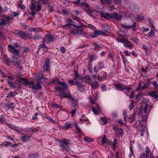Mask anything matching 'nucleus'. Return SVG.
<instances>
[{
  "instance_id": "f257e3e1",
  "label": "nucleus",
  "mask_w": 158,
  "mask_h": 158,
  "mask_svg": "<svg viewBox=\"0 0 158 158\" xmlns=\"http://www.w3.org/2000/svg\"><path fill=\"white\" fill-rule=\"evenodd\" d=\"M149 102V101L148 98H145L141 102V105L143 106H144L143 110L145 114H143L142 119V121L143 122H146L148 119L149 111L148 112L147 110L148 107V104Z\"/></svg>"
},
{
  "instance_id": "f03ea898",
  "label": "nucleus",
  "mask_w": 158,
  "mask_h": 158,
  "mask_svg": "<svg viewBox=\"0 0 158 158\" xmlns=\"http://www.w3.org/2000/svg\"><path fill=\"white\" fill-rule=\"evenodd\" d=\"M1 17H4L3 18L0 19V25L2 26L6 25L7 23H10V20L13 19V17L10 15H4L3 16Z\"/></svg>"
},
{
  "instance_id": "7ed1b4c3",
  "label": "nucleus",
  "mask_w": 158,
  "mask_h": 158,
  "mask_svg": "<svg viewBox=\"0 0 158 158\" xmlns=\"http://www.w3.org/2000/svg\"><path fill=\"white\" fill-rule=\"evenodd\" d=\"M41 80L38 81L36 83L34 81H31V85L29 87L32 88L33 90H39L42 88L41 86Z\"/></svg>"
},
{
  "instance_id": "20e7f679",
  "label": "nucleus",
  "mask_w": 158,
  "mask_h": 158,
  "mask_svg": "<svg viewBox=\"0 0 158 158\" xmlns=\"http://www.w3.org/2000/svg\"><path fill=\"white\" fill-rule=\"evenodd\" d=\"M70 141L69 139H64L59 141L60 143V147L61 150H67V148L70 144L69 142Z\"/></svg>"
},
{
  "instance_id": "39448f33",
  "label": "nucleus",
  "mask_w": 158,
  "mask_h": 158,
  "mask_svg": "<svg viewBox=\"0 0 158 158\" xmlns=\"http://www.w3.org/2000/svg\"><path fill=\"white\" fill-rule=\"evenodd\" d=\"M136 127L139 130L140 132L141 133L140 134L141 136H143V132L145 131V125H143L141 123V121L140 120L137 121L136 122Z\"/></svg>"
},
{
  "instance_id": "423d86ee",
  "label": "nucleus",
  "mask_w": 158,
  "mask_h": 158,
  "mask_svg": "<svg viewBox=\"0 0 158 158\" xmlns=\"http://www.w3.org/2000/svg\"><path fill=\"white\" fill-rule=\"evenodd\" d=\"M75 28L71 30V33L73 35L80 33L84 30V27L81 26L76 25V27L74 26L73 28Z\"/></svg>"
},
{
  "instance_id": "0eeeda50",
  "label": "nucleus",
  "mask_w": 158,
  "mask_h": 158,
  "mask_svg": "<svg viewBox=\"0 0 158 158\" xmlns=\"http://www.w3.org/2000/svg\"><path fill=\"white\" fill-rule=\"evenodd\" d=\"M15 35L18 36L20 37L22 39H24L29 36L27 33L21 31H16Z\"/></svg>"
},
{
  "instance_id": "6e6552de",
  "label": "nucleus",
  "mask_w": 158,
  "mask_h": 158,
  "mask_svg": "<svg viewBox=\"0 0 158 158\" xmlns=\"http://www.w3.org/2000/svg\"><path fill=\"white\" fill-rule=\"evenodd\" d=\"M49 59L46 58L43 67V70L44 71H49L50 68L49 67Z\"/></svg>"
},
{
  "instance_id": "1a4fd4ad",
  "label": "nucleus",
  "mask_w": 158,
  "mask_h": 158,
  "mask_svg": "<svg viewBox=\"0 0 158 158\" xmlns=\"http://www.w3.org/2000/svg\"><path fill=\"white\" fill-rule=\"evenodd\" d=\"M136 24L135 22H134L130 26H125L123 24H121V27L123 28L128 29H132L133 31H135L136 29Z\"/></svg>"
},
{
  "instance_id": "9d476101",
  "label": "nucleus",
  "mask_w": 158,
  "mask_h": 158,
  "mask_svg": "<svg viewBox=\"0 0 158 158\" xmlns=\"http://www.w3.org/2000/svg\"><path fill=\"white\" fill-rule=\"evenodd\" d=\"M113 129L115 131L116 134L118 136H119L120 135H123V131L121 128L117 127L114 126Z\"/></svg>"
},
{
  "instance_id": "9b49d317",
  "label": "nucleus",
  "mask_w": 158,
  "mask_h": 158,
  "mask_svg": "<svg viewBox=\"0 0 158 158\" xmlns=\"http://www.w3.org/2000/svg\"><path fill=\"white\" fill-rule=\"evenodd\" d=\"M67 24L64 26V27L68 28H73L74 26H76V25L73 24V22L71 19H68L67 20Z\"/></svg>"
},
{
  "instance_id": "f8f14e48",
  "label": "nucleus",
  "mask_w": 158,
  "mask_h": 158,
  "mask_svg": "<svg viewBox=\"0 0 158 158\" xmlns=\"http://www.w3.org/2000/svg\"><path fill=\"white\" fill-rule=\"evenodd\" d=\"M8 50L10 52L13 53L16 55H19V50L16 49L11 44L8 46Z\"/></svg>"
},
{
  "instance_id": "ddd939ff",
  "label": "nucleus",
  "mask_w": 158,
  "mask_h": 158,
  "mask_svg": "<svg viewBox=\"0 0 158 158\" xmlns=\"http://www.w3.org/2000/svg\"><path fill=\"white\" fill-rule=\"evenodd\" d=\"M19 82H20L25 86H28L29 87L30 84H31V81H29L28 80L24 78H21L19 79L18 81Z\"/></svg>"
},
{
  "instance_id": "4468645a",
  "label": "nucleus",
  "mask_w": 158,
  "mask_h": 158,
  "mask_svg": "<svg viewBox=\"0 0 158 158\" xmlns=\"http://www.w3.org/2000/svg\"><path fill=\"white\" fill-rule=\"evenodd\" d=\"M11 62L13 64L16 66H19L20 62L19 59L15 57H12Z\"/></svg>"
},
{
  "instance_id": "2eb2a0df",
  "label": "nucleus",
  "mask_w": 158,
  "mask_h": 158,
  "mask_svg": "<svg viewBox=\"0 0 158 158\" xmlns=\"http://www.w3.org/2000/svg\"><path fill=\"white\" fill-rule=\"evenodd\" d=\"M31 136L25 133H22L21 135V139L22 142H25L29 140Z\"/></svg>"
},
{
  "instance_id": "dca6fc26",
  "label": "nucleus",
  "mask_w": 158,
  "mask_h": 158,
  "mask_svg": "<svg viewBox=\"0 0 158 158\" xmlns=\"http://www.w3.org/2000/svg\"><path fill=\"white\" fill-rule=\"evenodd\" d=\"M57 36L55 35H47L45 39H46L48 42H53Z\"/></svg>"
},
{
  "instance_id": "f3484780",
  "label": "nucleus",
  "mask_w": 158,
  "mask_h": 158,
  "mask_svg": "<svg viewBox=\"0 0 158 158\" xmlns=\"http://www.w3.org/2000/svg\"><path fill=\"white\" fill-rule=\"evenodd\" d=\"M113 19H115L116 20H121L122 17V14L121 12H119L118 13H113Z\"/></svg>"
},
{
  "instance_id": "a211bd4d",
  "label": "nucleus",
  "mask_w": 158,
  "mask_h": 158,
  "mask_svg": "<svg viewBox=\"0 0 158 158\" xmlns=\"http://www.w3.org/2000/svg\"><path fill=\"white\" fill-rule=\"evenodd\" d=\"M123 44L125 47L129 49H131L133 46V45L131 44V42L127 39L125 41V42Z\"/></svg>"
},
{
  "instance_id": "6ab92c4d",
  "label": "nucleus",
  "mask_w": 158,
  "mask_h": 158,
  "mask_svg": "<svg viewBox=\"0 0 158 158\" xmlns=\"http://www.w3.org/2000/svg\"><path fill=\"white\" fill-rule=\"evenodd\" d=\"M30 6L31 10L32 11L31 13V15L32 16H34L36 14L35 12L36 6L34 3H32Z\"/></svg>"
},
{
  "instance_id": "aec40b11",
  "label": "nucleus",
  "mask_w": 158,
  "mask_h": 158,
  "mask_svg": "<svg viewBox=\"0 0 158 158\" xmlns=\"http://www.w3.org/2000/svg\"><path fill=\"white\" fill-rule=\"evenodd\" d=\"M73 124L72 123L69 122H66L65 124L62 127V128L64 130H66L73 127Z\"/></svg>"
},
{
  "instance_id": "412c9836",
  "label": "nucleus",
  "mask_w": 158,
  "mask_h": 158,
  "mask_svg": "<svg viewBox=\"0 0 158 158\" xmlns=\"http://www.w3.org/2000/svg\"><path fill=\"white\" fill-rule=\"evenodd\" d=\"M124 84H121L120 83H118L115 84L114 86L116 89L118 90L121 91H123V86Z\"/></svg>"
},
{
  "instance_id": "4be33fe9",
  "label": "nucleus",
  "mask_w": 158,
  "mask_h": 158,
  "mask_svg": "<svg viewBox=\"0 0 158 158\" xmlns=\"http://www.w3.org/2000/svg\"><path fill=\"white\" fill-rule=\"evenodd\" d=\"M102 17L105 19H113V13H106L102 15Z\"/></svg>"
},
{
  "instance_id": "5701e85b",
  "label": "nucleus",
  "mask_w": 158,
  "mask_h": 158,
  "mask_svg": "<svg viewBox=\"0 0 158 158\" xmlns=\"http://www.w3.org/2000/svg\"><path fill=\"white\" fill-rule=\"evenodd\" d=\"M76 85H77V88L79 91L81 92H83L84 90V85L81 83L77 81L76 82Z\"/></svg>"
},
{
  "instance_id": "b1692460",
  "label": "nucleus",
  "mask_w": 158,
  "mask_h": 158,
  "mask_svg": "<svg viewBox=\"0 0 158 158\" xmlns=\"http://www.w3.org/2000/svg\"><path fill=\"white\" fill-rule=\"evenodd\" d=\"M57 84H60L64 90H67L68 89V85L64 82H62L58 81Z\"/></svg>"
},
{
  "instance_id": "393cba45",
  "label": "nucleus",
  "mask_w": 158,
  "mask_h": 158,
  "mask_svg": "<svg viewBox=\"0 0 158 158\" xmlns=\"http://www.w3.org/2000/svg\"><path fill=\"white\" fill-rule=\"evenodd\" d=\"M84 10L89 16L93 18L94 17V15L92 14L93 11L89 8H84Z\"/></svg>"
},
{
  "instance_id": "a878e982",
  "label": "nucleus",
  "mask_w": 158,
  "mask_h": 158,
  "mask_svg": "<svg viewBox=\"0 0 158 158\" xmlns=\"http://www.w3.org/2000/svg\"><path fill=\"white\" fill-rule=\"evenodd\" d=\"M135 114L134 113L128 118V121L130 123H132L135 120Z\"/></svg>"
},
{
  "instance_id": "bb28decb",
  "label": "nucleus",
  "mask_w": 158,
  "mask_h": 158,
  "mask_svg": "<svg viewBox=\"0 0 158 158\" xmlns=\"http://www.w3.org/2000/svg\"><path fill=\"white\" fill-rule=\"evenodd\" d=\"M88 57L89 61L92 62L96 60L97 57L96 55H93L91 56H89Z\"/></svg>"
},
{
  "instance_id": "cd10ccee",
  "label": "nucleus",
  "mask_w": 158,
  "mask_h": 158,
  "mask_svg": "<svg viewBox=\"0 0 158 158\" xmlns=\"http://www.w3.org/2000/svg\"><path fill=\"white\" fill-rule=\"evenodd\" d=\"M102 27L103 30L106 32H109L110 31L109 26L107 24H104L102 25Z\"/></svg>"
},
{
  "instance_id": "c85d7f7f",
  "label": "nucleus",
  "mask_w": 158,
  "mask_h": 158,
  "mask_svg": "<svg viewBox=\"0 0 158 158\" xmlns=\"http://www.w3.org/2000/svg\"><path fill=\"white\" fill-rule=\"evenodd\" d=\"M32 39L35 40H39L41 39L42 37L41 35L35 33L34 35L32 37Z\"/></svg>"
},
{
  "instance_id": "c756f323",
  "label": "nucleus",
  "mask_w": 158,
  "mask_h": 158,
  "mask_svg": "<svg viewBox=\"0 0 158 158\" xmlns=\"http://www.w3.org/2000/svg\"><path fill=\"white\" fill-rule=\"evenodd\" d=\"M42 30V29L40 27L35 28V27H31L29 31H31L34 32H40Z\"/></svg>"
},
{
  "instance_id": "7c9ffc66",
  "label": "nucleus",
  "mask_w": 158,
  "mask_h": 158,
  "mask_svg": "<svg viewBox=\"0 0 158 158\" xmlns=\"http://www.w3.org/2000/svg\"><path fill=\"white\" fill-rule=\"evenodd\" d=\"M98 83L96 81H95L91 83L90 84L92 89H96L98 86Z\"/></svg>"
},
{
  "instance_id": "2f4dec72",
  "label": "nucleus",
  "mask_w": 158,
  "mask_h": 158,
  "mask_svg": "<svg viewBox=\"0 0 158 158\" xmlns=\"http://www.w3.org/2000/svg\"><path fill=\"white\" fill-rule=\"evenodd\" d=\"M41 8L42 5L39 2H37V6L36 7L35 9V12H36V14L41 10Z\"/></svg>"
},
{
  "instance_id": "473e14b6",
  "label": "nucleus",
  "mask_w": 158,
  "mask_h": 158,
  "mask_svg": "<svg viewBox=\"0 0 158 158\" xmlns=\"http://www.w3.org/2000/svg\"><path fill=\"white\" fill-rule=\"evenodd\" d=\"M99 1L103 4H110L111 3L112 0H99Z\"/></svg>"
},
{
  "instance_id": "72a5a7b5",
  "label": "nucleus",
  "mask_w": 158,
  "mask_h": 158,
  "mask_svg": "<svg viewBox=\"0 0 158 158\" xmlns=\"http://www.w3.org/2000/svg\"><path fill=\"white\" fill-rule=\"evenodd\" d=\"M59 96L63 98H68V95L63 91L59 93Z\"/></svg>"
},
{
  "instance_id": "f704fd0d",
  "label": "nucleus",
  "mask_w": 158,
  "mask_h": 158,
  "mask_svg": "<svg viewBox=\"0 0 158 158\" xmlns=\"http://www.w3.org/2000/svg\"><path fill=\"white\" fill-rule=\"evenodd\" d=\"M92 64L91 62H89L87 66V70L89 72L91 73L92 71Z\"/></svg>"
},
{
  "instance_id": "c9c22d12",
  "label": "nucleus",
  "mask_w": 158,
  "mask_h": 158,
  "mask_svg": "<svg viewBox=\"0 0 158 158\" xmlns=\"http://www.w3.org/2000/svg\"><path fill=\"white\" fill-rule=\"evenodd\" d=\"M96 65L98 68V69H100L104 67V64L102 62H101L98 63Z\"/></svg>"
},
{
  "instance_id": "e433bc0d",
  "label": "nucleus",
  "mask_w": 158,
  "mask_h": 158,
  "mask_svg": "<svg viewBox=\"0 0 158 158\" xmlns=\"http://www.w3.org/2000/svg\"><path fill=\"white\" fill-rule=\"evenodd\" d=\"M94 34L96 36H98L99 35H103L104 33L101 31H98L97 30H95L94 32Z\"/></svg>"
},
{
  "instance_id": "4c0bfd02",
  "label": "nucleus",
  "mask_w": 158,
  "mask_h": 158,
  "mask_svg": "<svg viewBox=\"0 0 158 158\" xmlns=\"http://www.w3.org/2000/svg\"><path fill=\"white\" fill-rule=\"evenodd\" d=\"M92 110L94 114L96 115H98L99 114L100 111L98 110L94 106L92 107Z\"/></svg>"
},
{
  "instance_id": "58836bf2",
  "label": "nucleus",
  "mask_w": 158,
  "mask_h": 158,
  "mask_svg": "<svg viewBox=\"0 0 158 158\" xmlns=\"http://www.w3.org/2000/svg\"><path fill=\"white\" fill-rule=\"evenodd\" d=\"M16 92H10L7 94L6 97L8 98L12 97L13 96H15L16 94Z\"/></svg>"
},
{
  "instance_id": "ea45409f",
  "label": "nucleus",
  "mask_w": 158,
  "mask_h": 158,
  "mask_svg": "<svg viewBox=\"0 0 158 158\" xmlns=\"http://www.w3.org/2000/svg\"><path fill=\"white\" fill-rule=\"evenodd\" d=\"M3 61L7 65H9L10 64V62L9 60V59L8 58L6 57L5 56L3 58Z\"/></svg>"
},
{
  "instance_id": "a19ab883",
  "label": "nucleus",
  "mask_w": 158,
  "mask_h": 158,
  "mask_svg": "<svg viewBox=\"0 0 158 158\" xmlns=\"http://www.w3.org/2000/svg\"><path fill=\"white\" fill-rule=\"evenodd\" d=\"M116 143V139H114L112 143L111 144V146L113 147V149L114 150H115Z\"/></svg>"
},
{
  "instance_id": "79ce46f5",
  "label": "nucleus",
  "mask_w": 158,
  "mask_h": 158,
  "mask_svg": "<svg viewBox=\"0 0 158 158\" xmlns=\"http://www.w3.org/2000/svg\"><path fill=\"white\" fill-rule=\"evenodd\" d=\"M34 131V129H32V128H28L27 127L25 128L23 131L25 132H33Z\"/></svg>"
},
{
  "instance_id": "37998d69",
  "label": "nucleus",
  "mask_w": 158,
  "mask_h": 158,
  "mask_svg": "<svg viewBox=\"0 0 158 158\" xmlns=\"http://www.w3.org/2000/svg\"><path fill=\"white\" fill-rule=\"evenodd\" d=\"M75 126L76 129L77 130V132L79 133H81L82 131L81 129L78 126L77 123H75Z\"/></svg>"
},
{
  "instance_id": "c03bdc74",
  "label": "nucleus",
  "mask_w": 158,
  "mask_h": 158,
  "mask_svg": "<svg viewBox=\"0 0 158 158\" xmlns=\"http://www.w3.org/2000/svg\"><path fill=\"white\" fill-rule=\"evenodd\" d=\"M100 121L104 125L107 123V120L106 118H104L101 117L100 118Z\"/></svg>"
},
{
  "instance_id": "a18cd8bd",
  "label": "nucleus",
  "mask_w": 158,
  "mask_h": 158,
  "mask_svg": "<svg viewBox=\"0 0 158 158\" xmlns=\"http://www.w3.org/2000/svg\"><path fill=\"white\" fill-rule=\"evenodd\" d=\"M85 79L86 80V81H90L91 80V77L89 75H87L85 76ZM87 83L88 84L90 83V81H88L87 82Z\"/></svg>"
},
{
  "instance_id": "49530a36",
  "label": "nucleus",
  "mask_w": 158,
  "mask_h": 158,
  "mask_svg": "<svg viewBox=\"0 0 158 158\" xmlns=\"http://www.w3.org/2000/svg\"><path fill=\"white\" fill-rule=\"evenodd\" d=\"M84 140L86 142H90L93 141V140L92 139L88 137H85L84 138Z\"/></svg>"
},
{
  "instance_id": "de8ad7c7",
  "label": "nucleus",
  "mask_w": 158,
  "mask_h": 158,
  "mask_svg": "<svg viewBox=\"0 0 158 158\" xmlns=\"http://www.w3.org/2000/svg\"><path fill=\"white\" fill-rule=\"evenodd\" d=\"M93 45L94 46L95 49L96 50H98L101 48V47L96 43H94Z\"/></svg>"
},
{
  "instance_id": "09e8293b",
  "label": "nucleus",
  "mask_w": 158,
  "mask_h": 158,
  "mask_svg": "<svg viewBox=\"0 0 158 158\" xmlns=\"http://www.w3.org/2000/svg\"><path fill=\"white\" fill-rule=\"evenodd\" d=\"M126 40V39L123 38H118L117 39V40L118 42L122 43L123 44Z\"/></svg>"
},
{
  "instance_id": "8fccbe9b",
  "label": "nucleus",
  "mask_w": 158,
  "mask_h": 158,
  "mask_svg": "<svg viewBox=\"0 0 158 158\" xmlns=\"http://www.w3.org/2000/svg\"><path fill=\"white\" fill-rule=\"evenodd\" d=\"M8 82L9 84L10 85L11 87L14 89L16 88V85L15 84V83L10 82L9 80L8 81Z\"/></svg>"
},
{
  "instance_id": "3c124183",
  "label": "nucleus",
  "mask_w": 158,
  "mask_h": 158,
  "mask_svg": "<svg viewBox=\"0 0 158 158\" xmlns=\"http://www.w3.org/2000/svg\"><path fill=\"white\" fill-rule=\"evenodd\" d=\"M43 74L41 72H39L36 77L39 79H41L43 78Z\"/></svg>"
},
{
  "instance_id": "603ef678",
  "label": "nucleus",
  "mask_w": 158,
  "mask_h": 158,
  "mask_svg": "<svg viewBox=\"0 0 158 158\" xmlns=\"http://www.w3.org/2000/svg\"><path fill=\"white\" fill-rule=\"evenodd\" d=\"M107 142V139L106 138V136L104 135L102 140L101 142L102 144L103 145Z\"/></svg>"
},
{
  "instance_id": "864d4df0",
  "label": "nucleus",
  "mask_w": 158,
  "mask_h": 158,
  "mask_svg": "<svg viewBox=\"0 0 158 158\" xmlns=\"http://www.w3.org/2000/svg\"><path fill=\"white\" fill-rule=\"evenodd\" d=\"M72 18L73 19L77 21L78 22H80L81 19L79 18L74 16H72Z\"/></svg>"
},
{
  "instance_id": "5fc2aeb1",
  "label": "nucleus",
  "mask_w": 158,
  "mask_h": 158,
  "mask_svg": "<svg viewBox=\"0 0 158 158\" xmlns=\"http://www.w3.org/2000/svg\"><path fill=\"white\" fill-rule=\"evenodd\" d=\"M115 4L118 6H120L122 4V2L121 0H114Z\"/></svg>"
},
{
  "instance_id": "6e6d98bb",
  "label": "nucleus",
  "mask_w": 158,
  "mask_h": 158,
  "mask_svg": "<svg viewBox=\"0 0 158 158\" xmlns=\"http://www.w3.org/2000/svg\"><path fill=\"white\" fill-rule=\"evenodd\" d=\"M148 155L144 153H141L140 156V158H147Z\"/></svg>"
},
{
  "instance_id": "4d7b16f0",
  "label": "nucleus",
  "mask_w": 158,
  "mask_h": 158,
  "mask_svg": "<svg viewBox=\"0 0 158 158\" xmlns=\"http://www.w3.org/2000/svg\"><path fill=\"white\" fill-rule=\"evenodd\" d=\"M155 35V33L153 31L151 30L149 32L148 34V36L151 37V38H152L153 36Z\"/></svg>"
},
{
  "instance_id": "13d9d810",
  "label": "nucleus",
  "mask_w": 158,
  "mask_h": 158,
  "mask_svg": "<svg viewBox=\"0 0 158 158\" xmlns=\"http://www.w3.org/2000/svg\"><path fill=\"white\" fill-rule=\"evenodd\" d=\"M73 72L75 74V76H74V80H77V78L79 77V76L77 73V71L75 70H74L73 71Z\"/></svg>"
},
{
  "instance_id": "bf43d9fd",
  "label": "nucleus",
  "mask_w": 158,
  "mask_h": 158,
  "mask_svg": "<svg viewBox=\"0 0 158 158\" xmlns=\"http://www.w3.org/2000/svg\"><path fill=\"white\" fill-rule=\"evenodd\" d=\"M77 109L75 108L74 109H72L71 110V112H70L72 115L73 116L76 114V112Z\"/></svg>"
},
{
  "instance_id": "052dcab7",
  "label": "nucleus",
  "mask_w": 158,
  "mask_h": 158,
  "mask_svg": "<svg viewBox=\"0 0 158 158\" xmlns=\"http://www.w3.org/2000/svg\"><path fill=\"white\" fill-rule=\"evenodd\" d=\"M134 102L132 100L131 101V103L130 104V105L129 106V108L130 109V110H131L133 107L134 106Z\"/></svg>"
},
{
  "instance_id": "680f3d73",
  "label": "nucleus",
  "mask_w": 158,
  "mask_h": 158,
  "mask_svg": "<svg viewBox=\"0 0 158 158\" xmlns=\"http://www.w3.org/2000/svg\"><path fill=\"white\" fill-rule=\"evenodd\" d=\"M142 48L146 52H147L148 51V47L145 45L143 44L142 46Z\"/></svg>"
},
{
  "instance_id": "e2e57ef3",
  "label": "nucleus",
  "mask_w": 158,
  "mask_h": 158,
  "mask_svg": "<svg viewBox=\"0 0 158 158\" xmlns=\"http://www.w3.org/2000/svg\"><path fill=\"white\" fill-rule=\"evenodd\" d=\"M81 5L85 8H89V6L87 3L82 2Z\"/></svg>"
},
{
  "instance_id": "0e129e2a",
  "label": "nucleus",
  "mask_w": 158,
  "mask_h": 158,
  "mask_svg": "<svg viewBox=\"0 0 158 158\" xmlns=\"http://www.w3.org/2000/svg\"><path fill=\"white\" fill-rule=\"evenodd\" d=\"M152 83L153 85L155 88L157 89L158 88V84L156 81L152 82Z\"/></svg>"
},
{
  "instance_id": "69168bd1",
  "label": "nucleus",
  "mask_w": 158,
  "mask_h": 158,
  "mask_svg": "<svg viewBox=\"0 0 158 158\" xmlns=\"http://www.w3.org/2000/svg\"><path fill=\"white\" fill-rule=\"evenodd\" d=\"M55 89H56V91L58 92L59 93H60L63 91L62 88L59 87H55Z\"/></svg>"
},
{
  "instance_id": "338daca9",
  "label": "nucleus",
  "mask_w": 158,
  "mask_h": 158,
  "mask_svg": "<svg viewBox=\"0 0 158 158\" xmlns=\"http://www.w3.org/2000/svg\"><path fill=\"white\" fill-rule=\"evenodd\" d=\"M136 19L138 21H141L143 19V17L141 15H139L137 16Z\"/></svg>"
},
{
  "instance_id": "774afa93",
  "label": "nucleus",
  "mask_w": 158,
  "mask_h": 158,
  "mask_svg": "<svg viewBox=\"0 0 158 158\" xmlns=\"http://www.w3.org/2000/svg\"><path fill=\"white\" fill-rule=\"evenodd\" d=\"M68 82L69 84L72 85H76V83L73 80H69Z\"/></svg>"
}]
</instances>
